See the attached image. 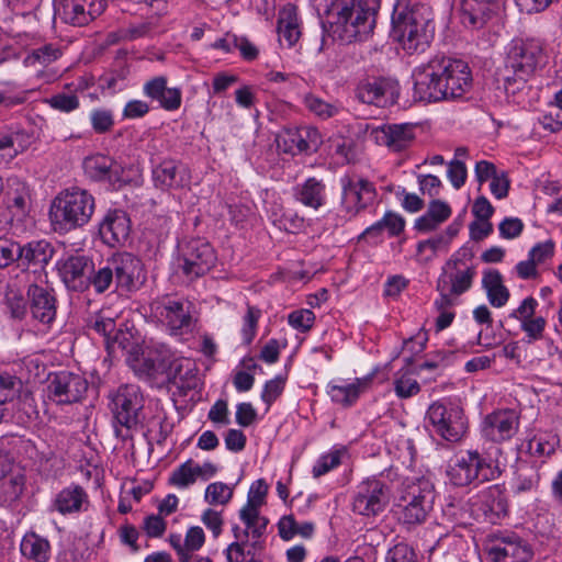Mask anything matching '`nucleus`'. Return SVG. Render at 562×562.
I'll use <instances>...</instances> for the list:
<instances>
[{"label":"nucleus","mask_w":562,"mask_h":562,"mask_svg":"<svg viewBox=\"0 0 562 562\" xmlns=\"http://www.w3.org/2000/svg\"><path fill=\"white\" fill-rule=\"evenodd\" d=\"M267 493L268 485L265 480L259 479L255 481L249 488L247 504L241 509L252 510L254 508H257L259 510V507L265 502Z\"/></svg>","instance_id":"6e6d98bb"},{"label":"nucleus","mask_w":562,"mask_h":562,"mask_svg":"<svg viewBox=\"0 0 562 562\" xmlns=\"http://www.w3.org/2000/svg\"><path fill=\"white\" fill-rule=\"evenodd\" d=\"M25 486L24 475L18 473L11 476L7 482L1 485V493L4 497V502L13 503L20 498L23 494Z\"/></svg>","instance_id":"864d4df0"},{"label":"nucleus","mask_w":562,"mask_h":562,"mask_svg":"<svg viewBox=\"0 0 562 562\" xmlns=\"http://www.w3.org/2000/svg\"><path fill=\"white\" fill-rule=\"evenodd\" d=\"M554 243L551 239H548L543 243L536 244L528 254L530 259H533L536 265L543 263L548 259L552 258L554 254Z\"/></svg>","instance_id":"0e129e2a"},{"label":"nucleus","mask_w":562,"mask_h":562,"mask_svg":"<svg viewBox=\"0 0 562 562\" xmlns=\"http://www.w3.org/2000/svg\"><path fill=\"white\" fill-rule=\"evenodd\" d=\"M449 482L458 487L493 481L501 475L498 463L477 450L460 451L447 467Z\"/></svg>","instance_id":"0eeeda50"},{"label":"nucleus","mask_w":562,"mask_h":562,"mask_svg":"<svg viewBox=\"0 0 562 562\" xmlns=\"http://www.w3.org/2000/svg\"><path fill=\"white\" fill-rule=\"evenodd\" d=\"M88 328L104 338V345L109 352L114 350L116 344L122 346V342H119V336L122 331L117 329L113 317L99 313L89 321Z\"/></svg>","instance_id":"c9c22d12"},{"label":"nucleus","mask_w":562,"mask_h":562,"mask_svg":"<svg viewBox=\"0 0 562 562\" xmlns=\"http://www.w3.org/2000/svg\"><path fill=\"white\" fill-rule=\"evenodd\" d=\"M204 497L211 505H225L233 497V488L223 482H214L207 485Z\"/></svg>","instance_id":"8fccbe9b"},{"label":"nucleus","mask_w":562,"mask_h":562,"mask_svg":"<svg viewBox=\"0 0 562 562\" xmlns=\"http://www.w3.org/2000/svg\"><path fill=\"white\" fill-rule=\"evenodd\" d=\"M53 110L70 113L79 109L80 101L75 92H58L44 100Z\"/></svg>","instance_id":"49530a36"},{"label":"nucleus","mask_w":562,"mask_h":562,"mask_svg":"<svg viewBox=\"0 0 562 562\" xmlns=\"http://www.w3.org/2000/svg\"><path fill=\"white\" fill-rule=\"evenodd\" d=\"M537 306L538 301L532 296H528L509 314V317L518 319L522 324L524 322L533 318Z\"/></svg>","instance_id":"69168bd1"},{"label":"nucleus","mask_w":562,"mask_h":562,"mask_svg":"<svg viewBox=\"0 0 562 562\" xmlns=\"http://www.w3.org/2000/svg\"><path fill=\"white\" fill-rule=\"evenodd\" d=\"M414 99L427 103L462 99L472 88V74L461 59L436 55L415 68Z\"/></svg>","instance_id":"f257e3e1"},{"label":"nucleus","mask_w":562,"mask_h":562,"mask_svg":"<svg viewBox=\"0 0 562 562\" xmlns=\"http://www.w3.org/2000/svg\"><path fill=\"white\" fill-rule=\"evenodd\" d=\"M522 229L524 223L518 217H506L498 225L501 237L506 239H513L518 237L521 234Z\"/></svg>","instance_id":"338daca9"},{"label":"nucleus","mask_w":562,"mask_h":562,"mask_svg":"<svg viewBox=\"0 0 562 562\" xmlns=\"http://www.w3.org/2000/svg\"><path fill=\"white\" fill-rule=\"evenodd\" d=\"M475 274L476 271L473 266L464 269L446 268L445 266L438 278L437 288H441L443 291L445 289L449 290L452 294L460 296L471 289Z\"/></svg>","instance_id":"c85d7f7f"},{"label":"nucleus","mask_w":562,"mask_h":562,"mask_svg":"<svg viewBox=\"0 0 562 562\" xmlns=\"http://www.w3.org/2000/svg\"><path fill=\"white\" fill-rule=\"evenodd\" d=\"M54 249L47 240H33L25 245L19 244L16 261L19 266L43 268L52 259Z\"/></svg>","instance_id":"c756f323"},{"label":"nucleus","mask_w":562,"mask_h":562,"mask_svg":"<svg viewBox=\"0 0 562 562\" xmlns=\"http://www.w3.org/2000/svg\"><path fill=\"white\" fill-rule=\"evenodd\" d=\"M547 63L544 42L535 38H514L506 49L505 68L512 76L505 78V89L515 93Z\"/></svg>","instance_id":"39448f33"},{"label":"nucleus","mask_w":562,"mask_h":562,"mask_svg":"<svg viewBox=\"0 0 562 562\" xmlns=\"http://www.w3.org/2000/svg\"><path fill=\"white\" fill-rule=\"evenodd\" d=\"M58 274L68 290L83 292L89 288L93 261L85 255H69L56 263Z\"/></svg>","instance_id":"6ab92c4d"},{"label":"nucleus","mask_w":562,"mask_h":562,"mask_svg":"<svg viewBox=\"0 0 562 562\" xmlns=\"http://www.w3.org/2000/svg\"><path fill=\"white\" fill-rule=\"evenodd\" d=\"M110 411L115 425L132 429L142 424L144 419V396L138 385L124 384L110 395ZM116 436L120 429L115 426Z\"/></svg>","instance_id":"9d476101"},{"label":"nucleus","mask_w":562,"mask_h":562,"mask_svg":"<svg viewBox=\"0 0 562 562\" xmlns=\"http://www.w3.org/2000/svg\"><path fill=\"white\" fill-rule=\"evenodd\" d=\"M26 295L32 318L43 325H50L57 313L54 290L32 283L27 288Z\"/></svg>","instance_id":"5701e85b"},{"label":"nucleus","mask_w":562,"mask_h":562,"mask_svg":"<svg viewBox=\"0 0 562 562\" xmlns=\"http://www.w3.org/2000/svg\"><path fill=\"white\" fill-rule=\"evenodd\" d=\"M88 503L86 491L80 485L71 484L56 494L53 507L61 515H67L80 513Z\"/></svg>","instance_id":"7c9ffc66"},{"label":"nucleus","mask_w":562,"mask_h":562,"mask_svg":"<svg viewBox=\"0 0 562 562\" xmlns=\"http://www.w3.org/2000/svg\"><path fill=\"white\" fill-rule=\"evenodd\" d=\"M284 379L277 376L266 382L261 393V400L269 406L282 394L284 390Z\"/></svg>","instance_id":"052dcab7"},{"label":"nucleus","mask_w":562,"mask_h":562,"mask_svg":"<svg viewBox=\"0 0 562 562\" xmlns=\"http://www.w3.org/2000/svg\"><path fill=\"white\" fill-rule=\"evenodd\" d=\"M105 0H54V14L75 26L87 25L105 9Z\"/></svg>","instance_id":"a211bd4d"},{"label":"nucleus","mask_w":562,"mask_h":562,"mask_svg":"<svg viewBox=\"0 0 562 562\" xmlns=\"http://www.w3.org/2000/svg\"><path fill=\"white\" fill-rule=\"evenodd\" d=\"M385 562H416V554L407 544L398 543L387 551Z\"/></svg>","instance_id":"e2e57ef3"},{"label":"nucleus","mask_w":562,"mask_h":562,"mask_svg":"<svg viewBox=\"0 0 562 562\" xmlns=\"http://www.w3.org/2000/svg\"><path fill=\"white\" fill-rule=\"evenodd\" d=\"M369 380L357 379L355 383L330 385L328 394L331 401L345 407L351 406L359 397L362 389L368 384Z\"/></svg>","instance_id":"4c0bfd02"},{"label":"nucleus","mask_w":562,"mask_h":562,"mask_svg":"<svg viewBox=\"0 0 562 562\" xmlns=\"http://www.w3.org/2000/svg\"><path fill=\"white\" fill-rule=\"evenodd\" d=\"M404 227L405 220L400 214L386 212L380 221L369 226L363 235L378 237L386 231L390 237H395L404 231Z\"/></svg>","instance_id":"58836bf2"},{"label":"nucleus","mask_w":562,"mask_h":562,"mask_svg":"<svg viewBox=\"0 0 562 562\" xmlns=\"http://www.w3.org/2000/svg\"><path fill=\"white\" fill-rule=\"evenodd\" d=\"M22 381L15 375L0 373V412L5 416V405L12 402L21 392Z\"/></svg>","instance_id":"79ce46f5"},{"label":"nucleus","mask_w":562,"mask_h":562,"mask_svg":"<svg viewBox=\"0 0 562 562\" xmlns=\"http://www.w3.org/2000/svg\"><path fill=\"white\" fill-rule=\"evenodd\" d=\"M165 76H157L145 82L143 93L156 101L166 111H177L181 106L182 91L180 88H169Z\"/></svg>","instance_id":"cd10ccee"},{"label":"nucleus","mask_w":562,"mask_h":562,"mask_svg":"<svg viewBox=\"0 0 562 562\" xmlns=\"http://www.w3.org/2000/svg\"><path fill=\"white\" fill-rule=\"evenodd\" d=\"M260 317L261 311L258 307L247 305V312L243 318L244 324L241 328V336L245 344L249 345L254 340Z\"/></svg>","instance_id":"603ef678"},{"label":"nucleus","mask_w":562,"mask_h":562,"mask_svg":"<svg viewBox=\"0 0 562 562\" xmlns=\"http://www.w3.org/2000/svg\"><path fill=\"white\" fill-rule=\"evenodd\" d=\"M288 322L293 328L306 333L313 327L315 314L306 308L293 311L289 314Z\"/></svg>","instance_id":"4d7b16f0"},{"label":"nucleus","mask_w":562,"mask_h":562,"mask_svg":"<svg viewBox=\"0 0 562 562\" xmlns=\"http://www.w3.org/2000/svg\"><path fill=\"white\" fill-rule=\"evenodd\" d=\"M90 122L97 134H105L114 126L113 112L108 109H94L90 113Z\"/></svg>","instance_id":"3c124183"},{"label":"nucleus","mask_w":562,"mask_h":562,"mask_svg":"<svg viewBox=\"0 0 562 562\" xmlns=\"http://www.w3.org/2000/svg\"><path fill=\"white\" fill-rule=\"evenodd\" d=\"M340 184L341 207L350 218L366 210L376 198L375 187L368 179L346 175L340 179Z\"/></svg>","instance_id":"4468645a"},{"label":"nucleus","mask_w":562,"mask_h":562,"mask_svg":"<svg viewBox=\"0 0 562 562\" xmlns=\"http://www.w3.org/2000/svg\"><path fill=\"white\" fill-rule=\"evenodd\" d=\"M167 375L169 382L183 395L196 389L199 383L195 369L190 366L189 361L186 367L180 361H173Z\"/></svg>","instance_id":"f704fd0d"},{"label":"nucleus","mask_w":562,"mask_h":562,"mask_svg":"<svg viewBox=\"0 0 562 562\" xmlns=\"http://www.w3.org/2000/svg\"><path fill=\"white\" fill-rule=\"evenodd\" d=\"M131 232V220L123 210H109L99 224V235L102 241L116 247L124 244Z\"/></svg>","instance_id":"b1692460"},{"label":"nucleus","mask_w":562,"mask_h":562,"mask_svg":"<svg viewBox=\"0 0 562 562\" xmlns=\"http://www.w3.org/2000/svg\"><path fill=\"white\" fill-rule=\"evenodd\" d=\"M502 0H462L461 23L471 31L483 29L498 9Z\"/></svg>","instance_id":"bb28decb"},{"label":"nucleus","mask_w":562,"mask_h":562,"mask_svg":"<svg viewBox=\"0 0 562 562\" xmlns=\"http://www.w3.org/2000/svg\"><path fill=\"white\" fill-rule=\"evenodd\" d=\"M447 176L452 187L459 190L467 180L468 171L465 165L458 159L451 160L448 165Z\"/></svg>","instance_id":"680f3d73"},{"label":"nucleus","mask_w":562,"mask_h":562,"mask_svg":"<svg viewBox=\"0 0 562 562\" xmlns=\"http://www.w3.org/2000/svg\"><path fill=\"white\" fill-rule=\"evenodd\" d=\"M239 517L247 527L244 531V536L246 538L248 537L249 531L251 532L252 538H260L262 536L268 525V519L266 517H261L257 508H254L252 510L240 509Z\"/></svg>","instance_id":"a18cd8bd"},{"label":"nucleus","mask_w":562,"mask_h":562,"mask_svg":"<svg viewBox=\"0 0 562 562\" xmlns=\"http://www.w3.org/2000/svg\"><path fill=\"white\" fill-rule=\"evenodd\" d=\"M371 137L378 145L386 146L392 151H402L415 139L412 124H387L371 131Z\"/></svg>","instance_id":"a878e982"},{"label":"nucleus","mask_w":562,"mask_h":562,"mask_svg":"<svg viewBox=\"0 0 562 562\" xmlns=\"http://www.w3.org/2000/svg\"><path fill=\"white\" fill-rule=\"evenodd\" d=\"M435 34L432 12L420 3L400 1L392 13V37L409 54L424 52Z\"/></svg>","instance_id":"7ed1b4c3"},{"label":"nucleus","mask_w":562,"mask_h":562,"mask_svg":"<svg viewBox=\"0 0 562 562\" xmlns=\"http://www.w3.org/2000/svg\"><path fill=\"white\" fill-rule=\"evenodd\" d=\"M277 147L284 154L292 156L316 153L322 144V137L315 127H286L276 138Z\"/></svg>","instance_id":"f3484780"},{"label":"nucleus","mask_w":562,"mask_h":562,"mask_svg":"<svg viewBox=\"0 0 562 562\" xmlns=\"http://www.w3.org/2000/svg\"><path fill=\"white\" fill-rule=\"evenodd\" d=\"M192 307L191 302L170 296L156 299L150 303L153 315L172 336H183L193 331L195 319L192 316Z\"/></svg>","instance_id":"1a4fd4ad"},{"label":"nucleus","mask_w":562,"mask_h":562,"mask_svg":"<svg viewBox=\"0 0 562 562\" xmlns=\"http://www.w3.org/2000/svg\"><path fill=\"white\" fill-rule=\"evenodd\" d=\"M181 269L189 279L207 273L216 262V254L212 245L204 238H191L179 245Z\"/></svg>","instance_id":"f8f14e48"},{"label":"nucleus","mask_w":562,"mask_h":562,"mask_svg":"<svg viewBox=\"0 0 562 562\" xmlns=\"http://www.w3.org/2000/svg\"><path fill=\"white\" fill-rule=\"evenodd\" d=\"M432 431L449 442L460 441L468 430V422L463 409L452 403L437 401L426 413Z\"/></svg>","instance_id":"9b49d317"},{"label":"nucleus","mask_w":562,"mask_h":562,"mask_svg":"<svg viewBox=\"0 0 562 562\" xmlns=\"http://www.w3.org/2000/svg\"><path fill=\"white\" fill-rule=\"evenodd\" d=\"M21 553L35 562H47L50 558V546L47 539L29 532L21 541Z\"/></svg>","instance_id":"e433bc0d"},{"label":"nucleus","mask_w":562,"mask_h":562,"mask_svg":"<svg viewBox=\"0 0 562 562\" xmlns=\"http://www.w3.org/2000/svg\"><path fill=\"white\" fill-rule=\"evenodd\" d=\"M384 85L378 79L362 80L358 83L355 95L366 104H380L384 95Z\"/></svg>","instance_id":"ea45409f"},{"label":"nucleus","mask_w":562,"mask_h":562,"mask_svg":"<svg viewBox=\"0 0 562 562\" xmlns=\"http://www.w3.org/2000/svg\"><path fill=\"white\" fill-rule=\"evenodd\" d=\"M328 27L324 32L341 44L367 41L375 27L380 0H336L331 3Z\"/></svg>","instance_id":"f03ea898"},{"label":"nucleus","mask_w":562,"mask_h":562,"mask_svg":"<svg viewBox=\"0 0 562 562\" xmlns=\"http://www.w3.org/2000/svg\"><path fill=\"white\" fill-rule=\"evenodd\" d=\"M418 186L423 194H427L430 198L439 195L441 188V180L434 175H419Z\"/></svg>","instance_id":"774afa93"},{"label":"nucleus","mask_w":562,"mask_h":562,"mask_svg":"<svg viewBox=\"0 0 562 562\" xmlns=\"http://www.w3.org/2000/svg\"><path fill=\"white\" fill-rule=\"evenodd\" d=\"M279 41L286 43L289 48L293 47L301 37V30L296 9L293 5H286L279 12L278 16Z\"/></svg>","instance_id":"72a5a7b5"},{"label":"nucleus","mask_w":562,"mask_h":562,"mask_svg":"<svg viewBox=\"0 0 562 562\" xmlns=\"http://www.w3.org/2000/svg\"><path fill=\"white\" fill-rule=\"evenodd\" d=\"M145 282L146 272L142 261L128 252L109 258L98 269L93 268L89 278V286L92 285L98 294L106 291L136 292Z\"/></svg>","instance_id":"20e7f679"},{"label":"nucleus","mask_w":562,"mask_h":562,"mask_svg":"<svg viewBox=\"0 0 562 562\" xmlns=\"http://www.w3.org/2000/svg\"><path fill=\"white\" fill-rule=\"evenodd\" d=\"M389 502L387 484L376 479H367L357 486L352 509L362 516H376L384 510Z\"/></svg>","instance_id":"ddd939ff"},{"label":"nucleus","mask_w":562,"mask_h":562,"mask_svg":"<svg viewBox=\"0 0 562 562\" xmlns=\"http://www.w3.org/2000/svg\"><path fill=\"white\" fill-rule=\"evenodd\" d=\"M558 445L559 438L557 435L549 432L539 434L529 440L528 451L537 457H550L554 453Z\"/></svg>","instance_id":"37998d69"},{"label":"nucleus","mask_w":562,"mask_h":562,"mask_svg":"<svg viewBox=\"0 0 562 562\" xmlns=\"http://www.w3.org/2000/svg\"><path fill=\"white\" fill-rule=\"evenodd\" d=\"M340 464L339 451H333L322 456L313 467V476L321 477Z\"/></svg>","instance_id":"13d9d810"},{"label":"nucleus","mask_w":562,"mask_h":562,"mask_svg":"<svg viewBox=\"0 0 562 562\" xmlns=\"http://www.w3.org/2000/svg\"><path fill=\"white\" fill-rule=\"evenodd\" d=\"M95 203L87 190L70 188L53 201L49 217L55 232L67 233L89 223Z\"/></svg>","instance_id":"423d86ee"},{"label":"nucleus","mask_w":562,"mask_h":562,"mask_svg":"<svg viewBox=\"0 0 562 562\" xmlns=\"http://www.w3.org/2000/svg\"><path fill=\"white\" fill-rule=\"evenodd\" d=\"M85 175L93 181H108L121 184L123 180V166L110 156L97 154L85 158L82 162Z\"/></svg>","instance_id":"393cba45"},{"label":"nucleus","mask_w":562,"mask_h":562,"mask_svg":"<svg viewBox=\"0 0 562 562\" xmlns=\"http://www.w3.org/2000/svg\"><path fill=\"white\" fill-rule=\"evenodd\" d=\"M293 195L303 205L318 210L326 202V186L322 180L311 177L294 187Z\"/></svg>","instance_id":"2f4dec72"},{"label":"nucleus","mask_w":562,"mask_h":562,"mask_svg":"<svg viewBox=\"0 0 562 562\" xmlns=\"http://www.w3.org/2000/svg\"><path fill=\"white\" fill-rule=\"evenodd\" d=\"M19 243L0 237V269H4L16 261Z\"/></svg>","instance_id":"bf43d9fd"},{"label":"nucleus","mask_w":562,"mask_h":562,"mask_svg":"<svg viewBox=\"0 0 562 562\" xmlns=\"http://www.w3.org/2000/svg\"><path fill=\"white\" fill-rule=\"evenodd\" d=\"M482 288L486 292L490 304L494 307H503L510 297V292L504 284L503 276L496 269L483 271Z\"/></svg>","instance_id":"473e14b6"},{"label":"nucleus","mask_w":562,"mask_h":562,"mask_svg":"<svg viewBox=\"0 0 562 562\" xmlns=\"http://www.w3.org/2000/svg\"><path fill=\"white\" fill-rule=\"evenodd\" d=\"M88 391V381L80 374L59 371L50 375L47 396L58 405L80 402Z\"/></svg>","instance_id":"2eb2a0df"},{"label":"nucleus","mask_w":562,"mask_h":562,"mask_svg":"<svg viewBox=\"0 0 562 562\" xmlns=\"http://www.w3.org/2000/svg\"><path fill=\"white\" fill-rule=\"evenodd\" d=\"M488 554L493 562H529L533 552L525 539L510 532L496 537Z\"/></svg>","instance_id":"412c9836"},{"label":"nucleus","mask_w":562,"mask_h":562,"mask_svg":"<svg viewBox=\"0 0 562 562\" xmlns=\"http://www.w3.org/2000/svg\"><path fill=\"white\" fill-rule=\"evenodd\" d=\"M472 513L477 519L488 524H498L508 515V502L505 490L498 485H492L481 491L472 501Z\"/></svg>","instance_id":"dca6fc26"},{"label":"nucleus","mask_w":562,"mask_h":562,"mask_svg":"<svg viewBox=\"0 0 562 562\" xmlns=\"http://www.w3.org/2000/svg\"><path fill=\"white\" fill-rule=\"evenodd\" d=\"M394 391L398 397L408 398L419 393L420 385L407 373H403L395 379Z\"/></svg>","instance_id":"5fc2aeb1"},{"label":"nucleus","mask_w":562,"mask_h":562,"mask_svg":"<svg viewBox=\"0 0 562 562\" xmlns=\"http://www.w3.org/2000/svg\"><path fill=\"white\" fill-rule=\"evenodd\" d=\"M304 104L310 112L322 120L334 117L338 115L342 110V106L339 102H327L314 94H307L304 98Z\"/></svg>","instance_id":"a19ab883"},{"label":"nucleus","mask_w":562,"mask_h":562,"mask_svg":"<svg viewBox=\"0 0 562 562\" xmlns=\"http://www.w3.org/2000/svg\"><path fill=\"white\" fill-rule=\"evenodd\" d=\"M196 480L194 462L189 459L171 472L168 483L178 488H187L194 484Z\"/></svg>","instance_id":"c03bdc74"},{"label":"nucleus","mask_w":562,"mask_h":562,"mask_svg":"<svg viewBox=\"0 0 562 562\" xmlns=\"http://www.w3.org/2000/svg\"><path fill=\"white\" fill-rule=\"evenodd\" d=\"M61 55V47L57 44L49 43L33 49L29 58L34 63H38L40 65L48 66L59 59Z\"/></svg>","instance_id":"de8ad7c7"},{"label":"nucleus","mask_w":562,"mask_h":562,"mask_svg":"<svg viewBox=\"0 0 562 562\" xmlns=\"http://www.w3.org/2000/svg\"><path fill=\"white\" fill-rule=\"evenodd\" d=\"M5 306L11 318L22 321L27 314L29 299L25 300L19 292L10 290L5 295Z\"/></svg>","instance_id":"09e8293b"},{"label":"nucleus","mask_w":562,"mask_h":562,"mask_svg":"<svg viewBox=\"0 0 562 562\" xmlns=\"http://www.w3.org/2000/svg\"><path fill=\"white\" fill-rule=\"evenodd\" d=\"M434 501V485L427 479L406 483L395 504L397 521L406 528L422 525L431 510Z\"/></svg>","instance_id":"6e6552de"},{"label":"nucleus","mask_w":562,"mask_h":562,"mask_svg":"<svg viewBox=\"0 0 562 562\" xmlns=\"http://www.w3.org/2000/svg\"><path fill=\"white\" fill-rule=\"evenodd\" d=\"M151 178L155 188L162 191L179 190L190 184L189 169L175 159H164L153 167Z\"/></svg>","instance_id":"4be33fe9"},{"label":"nucleus","mask_w":562,"mask_h":562,"mask_svg":"<svg viewBox=\"0 0 562 562\" xmlns=\"http://www.w3.org/2000/svg\"><path fill=\"white\" fill-rule=\"evenodd\" d=\"M520 415L515 409H497L485 416L482 423V435L492 442H504L512 439L518 431Z\"/></svg>","instance_id":"aec40b11"}]
</instances>
